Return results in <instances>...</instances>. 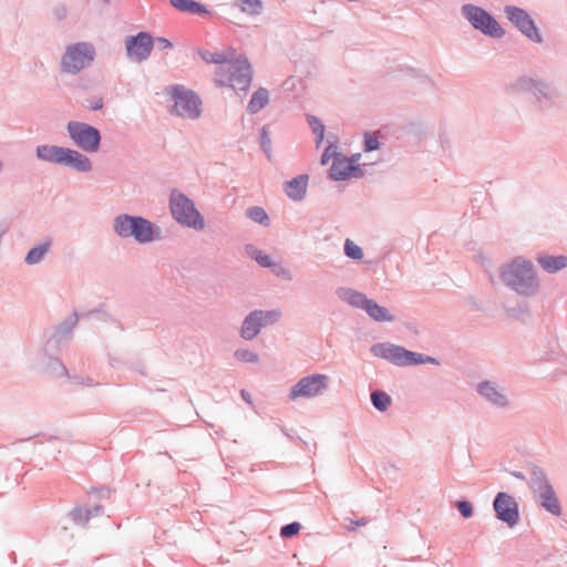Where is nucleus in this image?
Masks as SVG:
<instances>
[{"label": "nucleus", "mask_w": 567, "mask_h": 567, "mask_svg": "<svg viewBox=\"0 0 567 567\" xmlns=\"http://www.w3.org/2000/svg\"><path fill=\"white\" fill-rule=\"evenodd\" d=\"M533 488L535 493H537L542 506L546 508V511L556 516L561 514L559 501L551 485L547 483L543 474H535V477L533 478Z\"/></svg>", "instance_id": "nucleus-13"}, {"label": "nucleus", "mask_w": 567, "mask_h": 567, "mask_svg": "<svg viewBox=\"0 0 567 567\" xmlns=\"http://www.w3.org/2000/svg\"><path fill=\"white\" fill-rule=\"evenodd\" d=\"M343 298L350 305L360 307L362 309L364 308V305H365V302L368 300V298L364 295H362L360 292H357V291H353V290L344 291Z\"/></svg>", "instance_id": "nucleus-28"}, {"label": "nucleus", "mask_w": 567, "mask_h": 567, "mask_svg": "<svg viewBox=\"0 0 567 567\" xmlns=\"http://www.w3.org/2000/svg\"><path fill=\"white\" fill-rule=\"evenodd\" d=\"M307 185H308V176L300 175V176L286 183V193L290 198H292L295 200H299L305 196L306 190H307Z\"/></svg>", "instance_id": "nucleus-19"}, {"label": "nucleus", "mask_w": 567, "mask_h": 567, "mask_svg": "<svg viewBox=\"0 0 567 567\" xmlns=\"http://www.w3.org/2000/svg\"><path fill=\"white\" fill-rule=\"evenodd\" d=\"M216 84L229 86L234 90L246 91L251 83V68L246 58H238L230 63L217 66Z\"/></svg>", "instance_id": "nucleus-1"}, {"label": "nucleus", "mask_w": 567, "mask_h": 567, "mask_svg": "<svg viewBox=\"0 0 567 567\" xmlns=\"http://www.w3.org/2000/svg\"><path fill=\"white\" fill-rule=\"evenodd\" d=\"M537 261L547 272H556L567 266L566 256H539Z\"/></svg>", "instance_id": "nucleus-21"}, {"label": "nucleus", "mask_w": 567, "mask_h": 567, "mask_svg": "<svg viewBox=\"0 0 567 567\" xmlns=\"http://www.w3.org/2000/svg\"><path fill=\"white\" fill-rule=\"evenodd\" d=\"M328 386V377L324 374H312L305 377L290 391V399L313 398L322 393Z\"/></svg>", "instance_id": "nucleus-11"}, {"label": "nucleus", "mask_w": 567, "mask_h": 567, "mask_svg": "<svg viewBox=\"0 0 567 567\" xmlns=\"http://www.w3.org/2000/svg\"><path fill=\"white\" fill-rule=\"evenodd\" d=\"M247 215L258 224L267 225L268 223V215L261 207H252L248 209Z\"/></svg>", "instance_id": "nucleus-31"}, {"label": "nucleus", "mask_w": 567, "mask_h": 567, "mask_svg": "<svg viewBox=\"0 0 567 567\" xmlns=\"http://www.w3.org/2000/svg\"><path fill=\"white\" fill-rule=\"evenodd\" d=\"M114 230L122 237L133 236L138 243H148L154 238L152 224L141 217L118 216L114 220Z\"/></svg>", "instance_id": "nucleus-3"}, {"label": "nucleus", "mask_w": 567, "mask_h": 567, "mask_svg": "<svg viewBox=\"0 0 567 567\" xmlns=\"http://www.w3.org/2000/svg\"><path fill=\"white\" fill-rule=\"evenodd\" d=\"M372 352L375 357L389 360L398 365H410L425 362H434V359L408 351L404 348L393 344H375L372 347Z\"/></svg>", "instance_id": "nucleus-5"}, {"label": "nucleus", "mask_w": 567, "mask_h": 567, "mask_svg": "<svg viewBox=\"0 0 567 567\" xmlns=\"http://www.w3.org/2000/svg\"><path fill=\"white\" fill-rule=\"evenodd\" d=\"M174 100L173 112L186 118H197L200 114L202 102L192 91L182 86H174L169 90Z\"/></svg>", "instance_id": "nucleus-6"}, {"label": "nucleus", "mask_w": 567, "mask_h": 567, "mask_svg": "<svg viewBox=\"0 0 567 567\" xmlns=\"http://www.w3.org/2000/svg\"><path fill=\"white\" fill-rule=\"evenodd\" d=\"M332 158L330 176L336 181H344L351 177H359L360 169L353 165L352 161L336 152L333 145H329L321 157V163L326 165Z\"/></svg>", "instance_id": "nucleus-7"}, {"label": "nucleus", "mask_w": 567, "mask_h": 567, "mask_svg": "<svg viewBox=\"0 0 567 567\" xmlns=\"http://www.w3.org/2000/svg\"><path fill=\"white\" fill-rule=\"evenodd\" d=\"M66 150L56 145H41L37 148V156L42 161L62 164Z\"/></svg>", "instance_id": "nucleus-17"}, {"label": "nucleus", "mask_w": 567, "mask_h": 567, "mask_svg": "<svg viewBox=\"0 0 567 567\" xmlns=\"http://www.w3.org/2000/svg\"><path fill=\"white\" fill-rule=\"evenodd\" d=\"M95 49L91 43L79 42L69 45L62 58V69L68 73H78L94 60Z\"/></svg>", "instance_id": "nucleus-4"}, {"label": "nucleus", "mask_w": 567, "mask_h": 567, "mask_svg": "<svg viewBox=\"0 0 567 567\" xmlns=\"http://www.w3.org/2000/svg\"><path fill=\"white\" fill-rule=\"evenodd\" d=\"M157 43L162 50L171 49L173 47L172 42L166 38H158Z\"/></svg>", "instance_id": "nucleus-38"}, {"label": "nucleus", "mask_w": 567, "mask_h": 567, "mask_svg": "<svg viewBox=\"0 0 567 567\" xmlns=\"http://www.w3.org/2000/svg\"><path fill=\"white\" fill-rule=\"evenodd\" d=\"M49 244H44L32 248L25 257V261L30 265L39 262L48 251Z\"/></svg>", "instance_id": "nucleus-27"}, {"label": "nucleus", "mask_w": 567, "mask_h": 567, "mask_svg": "<svg viewBox=\"0 0 567 567\" xmlns=\"http://www.w3.org/2000/svg\"><path fill=\"white\" fill-rule=\"evenodd\" d=\"M371 401L373 405L380 411H385L391 404V398L386 393L379 391H375L371 394Z\"/></svg>", "instance_id": "nucleus-26"}, {"label": "nucleus", "mask_w": 567, "mask_h": 567, "mask_svg": "<svg viewBox=\"0 0 567 567\" xmlns=\"http://www.w3.org/2000/svg\"><path fill=\"white\" fill-rule=\"evenodd\" d=\"M364 143H365L367 151H374V150L379 148V141L377 137H374L372 135H365Z\"/></svg>", "instance_id": "nucleus-37"}, {"label": "nucleus", "mask_w": 567, "mask_h": 567, "mask_svg": "<svg viewBox=\"0 0 567 567\" xmlns=\"http://www.w3.org/2000/svg\"><path fill=\"white\" fill-rule=\"evenodd\" d=\"M344 252L352 259H361L363 257L362 249L350 239H347L344 243Z\"/></svg>", "instance_id": "nucleus-30"}, {"label": "nucleus", "mask_w": 567, "mask_h": 567, "mask_svg": "<svg viewBox=\"0 0 567 567\" xmlns=\"http://www.w3.org/2000/svg\"><path fill=\"white\" fill-rule=\"evenodd\" d=\"M463 12L473 27L481 30L483 33L494 38H502L505 34L499 23L485 10L467 4L463 7Z\"/></svg>", "instance_id": "nucleus-9"}, {"label": "nucleus", "mask_w": 567, "mask_h": 567, "mask_svg": "<svg viewBox=\"0 0 567 567\" xmlns=\"http://www.w3.org/2000/svg\"><path fill=\"white\" fill-rule=\"evenodd\" d=\"M480 393L489 400L493 404L505 406L507 404L506 396L497 390L491 382L481 383L478 386Z\"/></svg>", "instance_id": "nucleus-20"}, {"label": "nucleus", "mask_w": 567, "mask_h": 567, "mask_svg": "<svg viewBox=\"0 0 567 567\" xmlns=\"http://www.w3.org/2000/svg\"><path fill=\"white\" fill-rule=\"evenodd\" d=\"M269 144H270V140L268 137L266 130L264 128L262 134H261V145L267 151Z\"/></svg>", "instance_id": "nucleus-39"}, {"label": "nucleus", "mask_w": 567, "mask_h": 567, "mask_svg": "<svg viewBox=\"0 0 567 567\" xmlns=\"http://www.w3.org/2000/svg\"><path fill=\"white\" fill-rule=\"evenodd\" d=\"M127 56L135 62H141L148 58L153 49V38L146 32H140L135 37H130L125 41Z\"/></svg>", "instance_id": "nucleus-14"}, {"label": "nucleus", "mask_w": 567, "mask_h": 567, "mask_svg": "<svg viewBox=\"0 0 567 567\" xmlns=\"http://www.w3.org/2000/svg\"><path fill=\"white\" fill-rule=\"evenodd\" d=\"M281 313L277 310L271 311H254L245 320L241 327V337L246 340L254 339L260 331L261 327L278 321Z\"/></svg>", "instance_id": "nucleus-12"}, {"label": "nucleus", "mask_w": 567, "mask_h": 567, "mask_svg": "<svg viewBox=\"0 0 567 567\" xmlns=\"http://www.w3.org/2000/svg\"><path fill=\"white\" fill-rule=\"evenodd\" d=\"M457 508H458L460 513H461L465 518L471 517V516H472V514H473L472 505H471V503H468V502H466V501L458 502V503H457Z\"/></svg>", "instance_id": "nucleus-36"}, {"label": "nucleus", "mask_w": 567, "mask_h": 567, "mask_svg": "<svg viewBox=\"0 0 567 567\" xmlns=\"http://www.w3.org/2000/svg\"><path fill=\"white\" fill-rule=\"evenodd\" d=\"M251 256L262 267H271L272 266L270 257L260 250H254Z\"/></svg>", "instance_id": "nucleus-33"}, {"label": "nucleus", "mask_w": 567, "mask_h": 567, "mask_svg": "<svg viewBox=\"0 0 567 567\" xmlns=\"http://www.w3.org/2000/svg\"><path fill=\"white\" fill-rule=\"evenodd\" d=\"M367 313L377 321H390L392 317L384 307L379 306L373 300L368 299L364 308Z\"/></svg>", "instance_id": "nucleus-22"}, {"label": "nucleus", "mask_w": 567, "mask_h": 567, "mask_svg": "<svg viewBox=\"0 0 567 567\" xmlns=\"http://www.w3.org/2000/svg\"><path fill=\"white\" fill-rule=\"evenodd\" d=\"M268 100H269V94H268L267 90H265V89L257 90L254 93V95L248 104L249 112L257 113L258 111H260L261 109H264L267 105Z\"/></svg>", "instance_id": "nucleus-23"}, {"label": "nucleus", "mask_w": 567, "mask_h": 567, "mask_svg": "<svg viewBox=\"0 0 567 567\" xmlns=\"http://www.w3.org/2000/svg\"><path fill=\"white\" fill-rule=\"evenodd\" d=\"M171 210L175 219L194 228H203L204 220L194 207L193 203L183 194H172Z\"/></svg>", "instance_id": "nucleus-8"}, {"label": "nucleus", "mask_w": 567, "mask_h": 567, "mask_svg": "<svg viewBox=\"0 0 567 567\" xmlns=\"http://www.w3.org/2000/svg\"><path fill=\"white\" fill-rule=\"evenodd\" d=\"M235 357L244 362H256L258 355L249 350H238L235 352Z\"/></svg>", "instance_id": "nucleus-34"}, {"label": "nucleus", "mask_w": 567, "mask_h": 567, "mask_svg": "<svg viewBox=\"0 0 567 567\" xmlns=\"http://www.w3.org/2000/svg\"><path fill=\"white\" fill-rule=\"evenodd\" d=\"M68 131L74 143L86 152H96L100 145V133L96 128L79 122H70Z\"/></svg>", "instance_id": "nucleus-10"}, {"label": "nucleus", "mask_w": 567, "mask_h": 567, "mask_svg": "<svg viewBox=\"0 0 567 567\" xmlns=\"http://www.w3.org/2000/svg\"><path fill=\"white\" fill-rule=\"evenodd\" d=\"M241 396L248 402L250 403V395L248 392L246 391H241Z\"/></svg>", "instance_id": "nucleus-40"}, {"label": "nucleus", "mask_w": 567, "mask_h": 567, "mask_svg": "<svg viewBox=\"0 0 567 567\" xmlns=\"http://www.w3.org/2000/svg\"><path fill=\"white\" fill-rule=\"evenodd\" d=\"M308 123L317 135V144H321L324 137V125L315 116H308Z\"/></svg>", "instance_id": "nucleus-29"}, {"label": "nucleus", "mask_w": 567, "mask_h": 567, "mask_svg": "<svg viewBox=\"0 0 567 567\" xmlns=\"http://www.w3.org/2000/svg\"><path fill=\"white\" fill-rule=\"evenodd\" d=\"M207 60L218 64V66L224 65L226 63H230L233 61L227 59V54L225 52L212 53L210 58Z\"/></svg>", "instance_id": "nucleus-35"}, {"label": "nucleus", "mask_w": 567, "mask_h": 567, "mask_svg": "<svg viewBox=\"0 0 567 567\" xmlns=\"http://www.w3.org/2000/svg\"><path fill=\"white\" fill-rule=\"evenodd\" d=\"M505 12L508 19L530 40L540 42L542 38L534 24V21L522 9L516 7H506Z\"/></svg>", "instance_id": "nucleus-15"}, {"label": "nucleus", "mask_w": 567, "mask_h": 567, "mask_svg": "<svg viewBox=\"0 0 567 567\" xmlns=\"http://www.w3.org/2000/svg\"><path fill=\"white\" fill-rule=\"evenodd\" d=\"M62 164L70 165L80 172H89L92 167L91 161L85 155L70 148L66 150Z\"/></svg>", "instance_id": "nucleus-18"}, {"label": "nucleus", "mask_w": 567, "mask_h": 567, "mask_svg": "<svg viewBox=\"0 0 567 567\" xmlns=\"http://www.w3.org/2000/svg\"><path fill=\"white\" fill-rule=\"evenodd\" d=\"M494 509L497 517L509 525L516 524L518 519V506L515 499L506 494L498 493L494 501Z\"/></svg>", "instance_id": "nucleus-16"}, {"label": "nucleus", "mask_w": 567, "mask_h": 567, "mask_svg": "<svg viewBox=\"0 0 567 567\" xmlns=\"http://www.w3.org/2000/svg\"><path fill=\"white\" fill-rule=\"evenodd\" d=\"M236 4L244 13L250 16L259 14L262 10V2L260 0H237Z\"/></svg>", "instance_id": "nucleus-25"}, {"label": "nucleus", "mask_w": 567, "mask_h": 567, "mask_svg": "<svg viewBox=\"0 0 567 567\" xmlns=\"http://www.w3.org/2000/svg\"><path fill=\"white\" fill-rule=\"evenodd\" d=\"M301 528V525L299 523H290L281 528V536L289 538L291 536H295L299 533Z\"/></svg>", "instance_id": "nucleus-32"}, {"label": "nucleus", "mask_w": 567, "mask_h": 567, "mask_svg": "<svg viewBox=\"0 0 567 567\" xmlns=\"http://www.w3.org/2000/svg\"><path fill=\"white\" fill-rule=\"evenodd\" d=\"M171 3L174 8L184 11V12H192V13H202L205 12L204 7L193 0H171Z\"/></svg>", "instance_id": "nucleus-24"}, {"label": "nucleus", "mask_w": 567, "mask_h": 567, "mask_svg": "<svg viewBox=\"0 0 567 567\" xmlns=\"http://www.w3.org/2000/svg\"><path fill=\"white\" fill-rule=\"evenodd\" d=\"M503 280L522 293H529L535 290L534 270L529 261L516 258L507 265L502 272Z\"/></svg>", "instance_id": "nucleus-2"}]
</instances>
